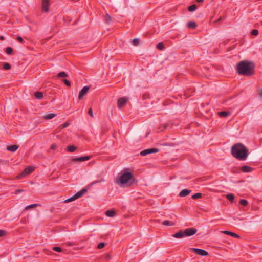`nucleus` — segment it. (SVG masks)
I'll use <instances>...</instances> for the list:
<instances>
[{
	"label": "nucleus",
	"mask_w": 262,
	"mask_h": 262,
	"mask_svg": "<svg viewBox=\"0 0 262 262\" xmlns=\"http://www.w3.org/2000/svg\"><path fill=\"white\" fill-rule=\"evenodd\" d=\"M138 180L135 178L134 174L130 171L129 168H124L118 174V177L115 180V183L121 187H128L137 184Z\"/></svg>",
	"instance_id": "obj_1"
},
{
	"label": "nucleus",
	"mask_w": 262,
	"mask_h": 262,
	"mask_svg": "<svg viewBox=\"0 0 262 262\" xmlns=\"http://www.w3.org/2000/svg\"><path fill=\"white\" fill-rule=\"evenodd\" d=\"M255 67L253 62L243 60L236 64L235 68L238 75L249 77L254 74Z\"/></svg>",
	"instance_id": "obj_2"
},
{
	"label": "nucleus",
	"mask_w": 262,
	"mask_h": 262,
	"mask_svg": "<svg viewBox=\"0 0 262 262\" xmlns=\"http://www.w3.org/2000/svg\"><path fill=\"white\" fill-rule=\"evenodd\" d=\"M231 153L232 156L236 159L244 161L249 155V150L244 144L238 143L231 147Z\"/></svg>",
	"instance_id": "obj_3"
},
{
	"label": "nucleus",
	"mask_w": 262,
	"mask_h": 262,
	"mask_svg": "<svg viewBox=\"0 0 262 262\" xmlns=\"http://www.w3.org/2000/svg\"><path fill=\"white\" fill-rule=\"evenodd\" d=\"M197 232V229L194 228H189L185 230H180L172 235V237L177 238H183L185 236H191Z\"/></svg>",
	"instance_id": "obj_4"
},
{
	"label": "nucleus",
	"mask_w": 262,
	"mask_h": 262,
	"mask_svg": "<svg viewBox=\"0 0 262 262\" xmlns=\"http://www.w3.org/2000/svg\"><path fill=\"white\" fill-rule=\"evenodd\" d=\"M159 151V149L158 148H151L142 150L140 152V155L142 156H145L150 154L158 152Z\"/></svg>",
	"instance_id": "obj_5"
},
{
	"label": "nucleus",
	"mask_w": 262,
	"mask_h": 262,
	"mask_svg": "<svg viewBox=\"0 0 262 262\" xmlns=\"http://www.w3.org/2000/svg\"><path fill=\"white\" fill-rule=\"evenodd\" d=\"M191 250L196 254L203 256H207L208 255V252L201 249H198V248H192Z\"/></svg>",
	"instance_id": "obj_6"
},
{
	"label": "nucleus",
	"mask_w": 262,
	"mask_h": 262,
	"mask_svg": "<svg viewBox=\"0 0 262 262\" xmlns=\"http://www.w3.org/2000/svg\"><path fill=\"white\" fill-rule=\"evenodd\" d=\"M34 170V167L32 166H28L26 167L23 172L19 176V178H21L23 175H27L30 174Z\"/></svg>",
	"instance_id": "obj_7"
},
{
	"label": "nucleus",
	"mask_w": 262,
	"mask_h": 262,
	"mask_svg": "<svg viewBox=\"0 0 262 262\" xmlns=\"http://www.w3.org/2000/svg\"><path fill=\"white\" fill-rule=\"evenodd\" d=\"M90 90L89 86H84L79 92L78 99L81 100L83 98V96L86 94Z\"/></svg>",
	"instance_id": "obj_8"
},
{
	"label": "nucleus",
	"mask_w": 262,
	"mask_h": 262,
	"mask_svg": "<svg viewBox=\"0 0 262 262\" xmlns=\"http://www.w3.org/2000/svg\"><path fill=\"white\" fill-rule=\"evenodd\" d=\"M50 5V0H42V10L43 12H49V6Z\"/></svg>",
	"instance_id": "obj_9"
},
{
	"label": "nucleus",
	"mask_w": 262,
	"mask_h": 262,
	"mask_svg": "<svg viewBox=\"0 0 262 262\" xmlns=\"http://www.w3.org/2000/svg\"><path fill=\"white\" fill-rule=\"evenodd\" d=\"M127 99L125 97H122L118 99L117 101V105L119 108H121L125 106L127 102Z\"/></svg>",
	"instance_id": "obj_10"
},
{
	"label": "nucleus",
	"mask_w": 262,
	"mask_h": 262,
	"mask_svg": "<svg viewBox=\"0 0 262 262\" xmlns=\"http://www.w3.org/2000/svg\"><path fill=\"white\" fill-rule=\"evenodd\" d=\"M91 156H82V157H78V158H73L72 159V161H73V162H78V161L82 162V161L89 160L91 159Z\"/></svg>",
	"instance_id": "obj_11"
},
{
	"label": "nucleus",
	"mask_w": 262,
	"mask_h": 262,
	"mask_svg": "<svg viewBox=\"0 0 262 262\" xmlns=\"http://www.w3.org/2000/svg\"><path fill=\"white\" fill-rule=\"evenodd\" d=\"M191 192V190L185 189H183L179 193V196L181 197H184L188 195Z\"/></svg>",
	"instance_id": "obj_12"
},
{
	"label": "nucleus",
	"mask_w": 262,
	"mask_h": 262,
	"mask_svg": "<svg viewBox=\"0 0 262 262\" xmlns=\"http://www.w3.org/2000/svg\"><path fill=\"white\" fill-rule=\"evenodd\" d=\"M87 191L88 189L86 188H83L80 191L75 194L74 195L77 199L78 198L81 197L85 192H87Z\"/></svg>",
	"instance_id": "obj_13"
},
{
	"label": "nucleus",
	"mask_w": 262,
	"mask_h": 262,
	"mask_svg": "<svg viewBox=\"0 0 262 262\" xmlns=\"http://www.w3.org/2000/svg\"><path fill=\"white\" fill-rule=\"evenodd\" d=\"M241 170L244 172H250L253 170V168L249 166L245 165L241 167Z\"/></svg>",
	"instance_id": "obj_14"
},
{
	"label": "nucleus",
	"mask_w": 262,
	"mask_h": 262,
	"mask_svg": "<svg viewBox=\"0 0 262 262\" xmlns=\"http://www.w3.org/2000/svg\"><path fill=\"white\" fill-rule=\"evenodd\" d=\"M222 232L226 235H230L233 237H235V238H240L239 235H238V234H237L235 233L229 231H223Z\"/></svg>",
	"instance_id": "obj_15"
},
{
	"label": "nucleus",
	"mask_w": 262,
	"mask_h": 262,
	"mask_svg": "<svg viewBox=\"0 0 262 262\" xmlns=\"http://www.w3.org/2000/svg\"><path fill=\"white\" fill-rule=\"evenodd\" d=\"M19 148V146L17 145H12L10 146H8L7 147V149L11 152L16 151L17 149Z\"/></svg>",
	"instance_id": "obj_16"
},
{
	"label": "nucleus",
	"mask_w": 262,
	"mask_h": 262,
	"mask_svg": "<svg viewBox=\"0 0 262 262\" xmlns=\"http://www.w3.org/2000/svg\"><path fill=\"white\" fill-rule=\"evenodd\" d=\"M187 27L189 28L195 29L197 27L198 25L194 21H189L187 23Z\"/></svg>",
	"instance_id": "obj_17"
},
{
	"label": "nucleus",
	"mask_w": 262,
	"mask_h": 262,
	"mask_svg": "<svg viewBox=\"0 0 262 262\" xmlns=\"http://www.w3.org/2000/svg\"><path fill=\"white\" fill-rule=\"evenodd\" d=\"M219 115L222 117H226L230 115V112L228 111H221L218 113Z\"/></svg>",
	"instance_id": "obj_18"
},
{
	"label": "nucleus",
	"mask_w": 262,
	"mask_h": 262,
	"mask_svg": "<svg viewBox=\"0 0 262 262\" xmlns=\"http://www.w3.org/2000/svg\"><path fill=\"white\" fill-rule=\"evenodd\" d=\"M105 214L108 217H113L116 214V212L113 210H109L105 212Z\"/></svg>",
	"instance_id": "obj_19"
},
{
	"label": "nucleus",
	"mask_w": 262,
	"mask_h": 262,
	"mask_svg": "<svg viewBox=\"0 0 262 262\" xmlns=\"http://www.w3.org/2000/svg\"><path fill=\"white\" fill-rule=\"evenodd\" d=\"M162 225H163L164 226H174L176 225L175 223L173 222H171V221H168V220H165V221H164L162 223Z\"/></svg>",
	"instance_id": "obj_20"
},
{
	"label": "nucleus",
	"mask_w": 262,
	"mask_h": 262,
	"mask_svg": "<svg viewBox=\"0 0 262 262\" xmlns=\"http://www.w3.org/2000/svg\"><path fill=\"white\" fill-rule=\"evenodd\" d=\"M56 116V114H54V113H51V114L45 115L43 118L45 119L49 120V119H51L54 118Z\"/></svg>",
	"instance_id": "obj_21"
},
{
	"label": "nucleus",
	"mask_w": 262,
	"mask_h": 262,
	"mask_svg": "<svg viewBox=\"0 0 262 262\" xmlns=\"http://www.w3.org/2000/svg\"><path fill=\"white\" fill-rule=\"evenodd\" d=\"M5 52L8 55H12L13 54V49L12 48L8 47L5 49Z\"/></svg>",
	"instance_id": "obj_22"
},
{
	"label": "nucleus",
	"mask_w": 262,
	"mask_h": 262,
	"mask_svg": "<svg viewBox=\"0 0 262 262\" xmlns=\"http://www.w3.org/2000/svg\"><path fill=\"white\" fill-rule=\"evenodd\" d=\"M34 96L36 98L38 99H41L43 97V94L42 92H36L34 93Z\"/></svg>",
	"instance_id": "obj_23"
},
{
	"label": "nucleus",
	"mask_w": 262,
	"mask_h": 262,
	"mask_svg": "<svg viewBox=\"0 0 262 262\" xmlns=\"http://www.w3.org/2000/svg\"><path fill=\"white\" fill-rule=\"evenodd\" d=\"M196 8L197 6L196 4H193L188 7V10L190 12H193L196 9Z\"/></svg>",
	"instance_id": "obj_24"
},
{
	"label": "nucleus",
	"mask_w": 262,
	"mask_h": 262,
	"mask_svg": "<svg viewBox=\"0 0 262 262\" xmlns=\"http://www.w3.org/2000/svg\"><path fill=\"white\" fill-rule=\"evenodd\" d=\"M40 205L38 204H31V205H28L25 208V210H29L31 208H35V207L37 206H40Z\"/></svg>",
	"instance_id": "obj_25"
},
{
	"label": "nucleus",
	"mask_w": 262,
	"mask_h": 262,
	"mask_svg": "<svg viewBox=\"0 0 262 262\" xmlns=\"http://www.w3.org/2000/svg\"><path fill=\"white\" fill-rule=\"evenodd\" d=\"M77 147L74 145H69L67 147V150L69 152H74L76 149Z\"/></svg>",
	"instance_id": "obj_26"
},
{
	"label": "nucleus",
	"mask_w": 262,
	"mask_h": 262,
	"mask_svg": "<svg viewBox=\"0 0 262 262\" xmlns=\"http://www.w3.org/2000/svg\"><path fill=\"white\" fill-rule=\"evenodd\" d=\"M226 198L231 202H233L235 196L233 194L230 193L226 195Z\"/></svg>",
	"instance_id": "obj_27"
},
{
	"label": "nucleus",
	"mask_w": 262,
	"mask_h": 262,
	"mask_svg": "<svg viewBox=\"0 0 262 262\" xmlns=\"http://www.w3.org/2000/svg\"><path fill=\"white\" fill-rule=\"evenodd\" d=\"M68 76V74L65 72H59L57 75V77L60 78V77H67Z\"/></svg>",
	"instance_id": "obj_28"
},
{
	"label": "nucleus",
	"mask_w": 262,
	"mask_h": 262,
	"mask_svg": "<svg viewBox=\"0 0 262 262\" xmlns=\"http://www.w3.org/2000/svg\"><path fill=\"white\" fill-rule=\"evenodd\" d=\"M157 48L160 50H163L165 49L164 45L163 42H160L157 45Z\"/></svg>",
	"instance_id": "obj_29"
},
{
	"label": "nucleus",
	"mask_w": 262,
	"mask_h": 262,
	"mask_svg": "<svg viewBox=\"0 0 262 262\" xmlns=\"http://www.w3.org/2000/svg\"><path fill=\"white\" fill-rule=\"evenodd\" d=\"M202 194L201 193H196L192 196L193 199H198L202 198Z\"/></svg>",
	"instance_id": "obj_30"
},
{
	"label": "nucleus",
	"mask_w": 262,
	"mask_h": 262,
	"mask_svg": "<svg viewBox=\"0 0 262 262\" xmlns=\"http://www.w3.org/2000/svg\"><path fill=\"white\" fill-rule=\"evenodd\" d=\"M105 21L107 24H110L112 21V18L108 14H106L105 16Z\"/></svg>",
	"instance_id": "obj_31"
},
{
	"label": "nucleus",
	"mask_w": 262,
	"mask_h": 262,
	"mask_svg": "<svg viewBox=\"0 0 262 262\" xmlns=\"http://www.w3.org/2000/svg\"><path fill=\"white\" fill-rule=\"evenodd\" d=\"M11 65L7 62H5L3 64V69L5 70H8L11 69Z\"/></svg>",
	"instance_id": "obj_32"
},
{
	"label": "nucleus",
	"mask_w": 262,
	"mask_h": 262,
	"mask_svg": "<svg viewBox=\"0 0 262 262\" xmlns=\"http://www.w3.org/2000/svg\"><path fill=\"white\" fill-rule=\"evenodd\" d=\"M239 203L244 206H246L248 205L247 201L245 199H241L239 200Z\"/></svg>",
	"instance_id": "obj_33"
},
{
	"label": "nucleus",
	"mask_w": 262,
	"mask_h": 262,
	"mask_svg": "<svg viewBox=\"0 0 262 262\" xmlns=\"http://www.w3.org/2000/svg\"><path fill=\"white\" fill-rule=\"evenodd\" d=\"M133 45L135 46H137L139 45V39L138 38H134L132 40Z\"/></svg>",
	"instance_id": "obj_34"
},
{
	"label": "nucleus",
	"mask_w": 262,
	"mask_h": 262,
	"mask_svg": "<svg viewBox=\"0 0 262 262\" xmlns=\"http://www.w3.org/2000/svg\"><path fill=\"white\" fill-rule=\"evenodd\" d=\"M52 250L58 252H61L62 251V248L59 247H52Z\"/></svg>",
	"instance_id": "obj_35"
},
{
	"label": "nucleus",
	"mask_w": 262,
	"mask_h": 262,
	"mask_svg": "<svg viewBox=\"0 0 262 262\" xmlns=\"http://www.w3.org/2000/svg\"><path fill=\"white\" fill-rule=\"evenodd\" d=\"M69 125H70V123L69 122H65L62 125H60L59 127L60 128V129H61L67 127L68 126H69Z\"/></svg>",
	"instance_id": "obj_36"
},
{
	"label": "nucleus",
	"mask_w": 262,
	"mask_h": 262,
	"mask_svg": "<svg viewBox=\"0 0 262 262\" xmlns=\"http://www.w3.org/2000/svg\"><path fill=\"white\" fill-rule=\"evenodd\" d=\"M76 199V198H75V195H74L72 197H70L68 199H67V200H65V202H72L73 201H74Z\"/></svg>",
	"instance_id": "obj_37"
},
{
	"label": "nucleus",
	"mask_w": 262,
	"mask_h": 262,
	"mask_svg": "<svg viewBox=\"0 0 262 262\" xmlns=\"http://www.w3.org/2000/svg\"><path fill=\"white\" fill-rule=\"evenodd\" d=\"M63 82L68 86L70 87L71 86V82L66 79H63L62 80Z\"/></svg>",
	"instance_id": "obj_38"
},
{
	"label": "nucleus",
	"mask_w": 262,
	"mask_h": 262,
	"mask_svg": "<svg viewBox=\"0 0 262 262\" xmlns=\"http://www.w3.org/2000/svg\"><path fill=\"white\" fill-rule=\"evenodd\" d=\"M251 34L252 35L256 36L258 34V31L256 29H253L251 31Z\"/></svg>",
	"instance_id": "obj_39"
},
{
	"label": "nucleus",
	"mask_w": 262,
	"mask_h": 262,
	"mask_svg": "<svg viewBox=\"0 0 262 262\" xmlns=\"http://www.w3.org/2000/svg\"><path fill=\"white\" fill-rule=\"evenodd\" d=\"M104 179L102 178V179H100L99 180H97V181H95L91 183V185H95L96 183H101V182H104Z\"/></svg>",
	"instance_id": "obj_40"
},
{
	"label": "nucleus",
	"mask_w": 262,
	"mask_h": 262,
	"mask_svg": "<svg viewBox=\"0 0 262 262\" xmlns=\"http://www.w3.org/2000/svg\"><path fill=\"white\" fill-rule=\"evenodd\" d=\"M105 245V243L104 242H101L99 243L97 246L98 249H102L103 248Z\"/></svg>",
	"instance_id": "obj_41"
},
{
	"label": "nucleus",
	"mask_w": 262,
	"mask_h": 262,
	"mask_svg": "<svg viewBox=\"0 0 262 262\" xmlns=\"http://www.w3.org/2000/svg\"><path fill=\"white\" fill-rule=\"evenodd\" d=\"M7 234V232L4 230H0V237L5 236Z\"/></svg>",
	"instance_id": "obj_42"
},
{
	"label": "nucleus",
	"mask_w": 262,
	"mask_h": 262,
	"mask_svg": "<svg viewBox=\"0 0 262 262\" xmlns=\"http://www.w3.org/2000/svg\"><path fill=\"white\" fill-rule=\"evenodd\" d=\"M25 191V190L24 189H17L15 191V192H14V193L15 194H18V193H20V192H24Z\"/></svg>",
	"instance_id": "obj_43"
},
{
	"label": "nucleus",
	"mask_w": 262,
	"mask_h": 262,
	"mask_svg": "<svg viewBox=\"0 0 262 262\" xmlns=\"http://www.w3.org/2000/svg\"><path fill=\"white\" fill-rule=\"evenodd\" d=\"M17 40L21 43L24 42V39L21 36H17Z\"/></svg>",
	"instance_id": "obj_44"
},
{
	"label": "nucleus",
	"mask_w": 262,
	"mask_h": 262,
	"mask_svg": "<svg viewBox=\"0 0 262 262\" xmlns=\"http://www.w3.org/2000/svg\"><path fill=\"white\" fill-rule=\"evenodd\" d=\"M88 114L92 117H93V110L92 108H90L88 110Z\"/></svg>",
	"instance_id": "obj_45"
},
{
	"label": "nucleus",
	"mask_w": 262,
	"mask_h": 262,
	"mask_svg": "<svg viewBox=\"0 0 262 262\" xmlns=\"http://www.w3.org/2000/svg\"><path fill=\"white\" fill-rule=\"evenodd\" d=\"M142 97H143V99L144 100L146 99H147V98H148L149 97V94H144L143 95Z\"/></svg>",
	"instance_id": "obj_46"
},
{
	"label": "nucleus",
	"mask_w": 262,
	"mask_h": 262,
	"mask_svg": "<svg viewBox=\"0 0 262 262\" xmlns=\"http://www.w3.org/2000/svg\"><path fill=\"white\" fill-rule=\"evenodd\" d=\"M56 147H57V146L55 144H53L51 145L50 148L52 150H54L56 148Z\"/></svg>",
	"instance_id": "obj_47"
},
{
	"label": "nucleus",
	"mask_w": 262,
	"mask_h": 262,
	"mask_svg": "<svg viewBox=\"0 0 262 262\" xmlns=\"http://www.w3.org/2000/svg\"><path fill=\"white\" fill-rule=\"evenodd\" d=\"M167 126H168V124H164L163 125V129H161V131H163V130H164V129H166V128H167Z\"/></svg>",
	"instance_id": "obj_48"
},
{
	"label": "nucleus",
	"mask_w": 262,
	"mask_h": 262,
	"mask_svg": "<svg viewBox=\"0 0 262 262\" xmlns=\"http://www.w3.org/2000/svg\"><path fill=\"white\" fill-rule=\"evenodd\" d=\"M223 20L222 17H220V18L216 20V23H220L221 21Z\"/></svg>",
	"instance_id": "obj_49"
},
{
	"label": "nucleus",
	"mask_w": 262,
	"mask_h": 262,
	"mask_svg": "<svg viewBox=\"0 0 262 262\" xmlns=\"http://www.w3.org/2000/svg\"><path fill=\"white\" fill-rule=\"evenodd\" d=\"M5 39V37L3 36H0V40H4Z\"/></svg>",
	"instance_id": "obj_50"
},
{
	"label": "nucleus",
	"mask_w": 262,
	"mask_h": 262,
	"mask_svg": "<svg viewBox=\"0 0 262 262\" xmlns=\"http://www.w3.org/2000/svg\"><path fill=\"white\" fill-rule=\"evenodd\" d=\"M197 2L198 3H201V2H203L204 0H196Z\"/></svg>",
	"instance_id": "obj_51"
},
{
	"label": "nucleus",
	"mask_w": 262,
	"mask_h": 262,
	"mask_svg": "<svg viewBox=\"0 0 262 262\" xmlns=\"http://www.w3.org/2000/svg\"><path fill=\"white\" fill-rule=\"evenodd\" d=\"M259 96H260V97H262V90H261V91H260V92L259 93Z\"/></svg>",
	"instance_id": "obj_52"
},
{
	"label": "nucleus",
	"mask_w": 262,
	"mask_h": 262,
	"mask_svg": "<svg viewBox=\"0 0 262 262\" xmlns=\"http://www.w3.org/2000/svg\"><path fill=\"white\" fill-rule=\"evenodd\" d=\"M149 133H150L149 132L147 133L145 136V137H147L148 136V135L149 134Z\"/></svg>",
	"instance_id": "obj_53"
},
{
	"label": "nucleus",
	"mask_w": 262,
	"mask_h": 262,
	"mask_svg": "<svg viewBox=\"0 0 262 262\" xmlns=\"http://www.w3.org/2000/svg\"><path fill=\"white\" fill-rule=\"evenodd\" d=\"M107 259H110V258H111V257H110V256L108 255V256H107Z\"/></svg>",
	"instance_id": "obj_54"
}]
</instances>
